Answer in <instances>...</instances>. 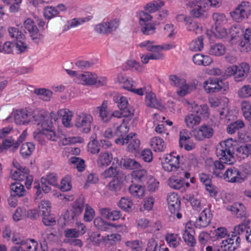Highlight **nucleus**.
<instances>
[{
  "mask_svg": "<svg viewBox=\"0 0 251 251\" xmlns=\"http://www.w3.org/2000/svg\"><path fill=\"white\" fill-rule=\"evenodd\" d=\"M193 62L197 65L206 66L212 62V58L208 55L197 53L193 57Z\"/></svg>",
  "mask_w": 251,
  "mask_h": 251,
  "instance_id": "nucleus-33",
  "label": "nucleus"
},
{
  "mask_svg": "<svg viewBox=\"0 0 251 251\" xmlns=\"http://www.w3.org/2000/svg\"><path fill=\"white\" fill-rule=\"evenodd\" d=\"M69 163L74 165L78 171L82 172L85 169V164L83 160L76 157H71L69 160Z\"/></svg>",
  "mask_w": 251,
  "mask_h": 251,
  "instance_id": "nucleus-60",
  "label": "nucleus"
},
{
  "mask_svg": "<svg viewBox=\"0 0 251 251\" xmlns=\"http://www.w3.org/2000/svg\"><path fill=\"white\" fill-rule=\"evenodd\" d=\"M226 51V47L221 43L211 45L208 50V53L216 56L223 55Z\"/></svg>",
  "mask_w": 251,
  "mask_h": 251,
  "instance_id": "nucleus-32",
  "label": "nucleus"
},
{
  "mask_svg": "<svg viewBox=\"0 0 251 251\" xmlns=\"http://www.w3.org/2000/svg\"><path fill=\"white\" fill-rule=\"evenodd\" d=\"M13 242L16 244H21L24 247L26 251H48L47 247L44 245H40V247L38 243L34 239H28L25 241L19 240H17L16 239H12Z\"/></svg>",
  "mask_w": 251,
  "mask_h": 251,
  "instance_id": "nucleus-10",
  "label": "nucleus"
},
{
  "mask_svg": "<svg viewBox=\"0 0 251 251\" xmlns=\"http://www.w3.org/2000/svg\"><path fill=\"white\" fill-rule=\"evenodd\" d=\"M11 174L13 179L23 181L25 180L26 175H28L29 170L27 168H22V170H12Z\"/></svg>",
  "mask_w": 251,
  "mask_h": 251,
  "instance_id": "nucleus-49",
  "label": "nucleus"
},
{
  "mask_svg": "<svg viewBox=\"0 0 251 251\" xmlns=\"http://www.w3.org/2000/svg\"><path fill=\"white\" fill-rule=\"evenodd\" d=\"M115 142L121 145L128 144L127 150L130 152L138 151L140 145V141L137 138V135L133 133L126 136V138L116 139Z\"/></svg>",
  "mask_w": 251,
  "mask_h": 251,
  "instance_id": "nucleus-6",
  "label": "nucleus"
},
{
  "mask_svg": "<svg viewBox=\"0 0 251 251\" xmlns=\"http://www.w3.org/2000/svg\"><path fill=\"white\" fill-rule=\"evenodd\" d=\"M164 5V2L161 0H153L145 6L144 9L148 12L153 13L158 10Z\"/></svg>",
  "mask_w": 251,
  "mask_h": 251,
  "instance_id": "nucleus-48",
  "label": "nucleus"
},
{
  "mask_svg": "<svg viewBox=\"0 0 251 251\" xmlns=\"http://www.w3.org/2000/svg\"><path fill=\"white\" fill-rule=\"evenodd\" d=\"M181 234L187 245L191 247L196 245V241L194 237L195 230L191 223H186L184 229L182 230Z\"/></svg>",
  "mask_w": 251,
  "mask_h": 251,
  "instance_id": "nucleus-12",
  "label": "nucleus"
},
{
  "mask_svg": "<svg viewBox=\"0 0 251 251\" xmlns=\"http://www.w3.org/2000/svg\"><path fill=\"white\" fill-rule=\"evenodd\" d=\"M34 93L39 99L45 101H49L52 95L51 91L45 88H36L34 90Z\"/></svg>",
  "mask_w": 251,
  "mask_h": 251,
  "instance_id": "nucleus-50",
  "label": "nucleus"
},
{
  "mask_svg": "<svg viewBox=\"0 0 251 251\" xmlns=\"http://www.w3.org/2000/svg\"><path fill=\"white\" fill-rule=\"evenodd\" d=\"M184 199L190 203L193 210L199 211L203 208L202 198L193 194H186L184 196Z\"/></svg>",
  "mask_w": 251,
  "mask_h": 251,
  "instance_id": "nucleus-19",
  "label": "nucleus"
},
{
  "mask_svg": "<svg viewBox=\"0 0 251 251\" xmlns=\"http://www.w3.org/2000/svg\"><path fill=\"white\" fill-rule=\"evenodd\" d=\"M150 145L152 150L155 152H163L166 148V145L164 140L158 137L151 138Z\"/></svg>",
  "mask_w": 251,
  "mask_h": 251,
  "instance_id": "nucleus-29",
  "label": "nucleus"
},
{
  "mask_svg": "<svg viewBox=\"0 0 251 251\" xmlns=\"http://www.w3.org/2000/svg\"><path fill=\"white\" fill-rule=\"evenodd\" d=\"M165 240L169 246L173 248H177L181 241V238L178 234L172 233L166 234Z\"/></svg>",
  "mask_w": 251,
  "mask_h": 251,
  "instance_id": "nucleus-36",
  "label": "nucleus"
},
{
  "mask_svg": "<svg viewBox=\"0 0 251 251\" xmlns=\"http://www.w3.org/2000/svg\"><path fill=\"white\" fill-rule=\"evenodd\" d=\"M178 18L184 19L185 21V25L187 30L194 32L196 34H201L202 31V27L201 24L196 21L192 19L190 17H185L181 15Z\"/></svg>",
  "mask_w": 251,
  "mask_h": 251,
  "instance_id": "nucleus-21",
  "label": "nucleus"
},
{
  "mask_svg": "<svg viewBox=\"0 0 251 251\" xmlns=\"http://www.w3.org/2000/svg\"><path fill=\"white\" fill-rule=\"evenodd\" d=\"M126 245L132 251H142L143 244L141 241L139 240L126 241L125 243Z\"/></svg>",
  "mask_w": 251,
  "mask_h": 251,
  "instance_id": "nucleus-62",
  "label": "nucleus"
},
{
  "mask_svg": "<svg viewBox=\"0 0 251 251\" xmlns=\"http://www.w3.org/2000/svg\"><path fill=\"white\" fill-rule=\"evenodd\" d=\"M130 194L136 198H142L145 195L146 189L144 186L136 183H132L128 188Z\"/></svg>",
  "mask_w": 251,
  "mask_h": 251,
  "instance_id": "nucleus-31",
  "label": "nucleus"
},
{
  "mask_svg": "<svg viewBox=\"0 0 251 251\" xmlns=\"http://www.w3.org/2000/svg\"><path fill=\"white\" fill-rule=\"evenodd\" d=\"M24 25L25 29L28 31L33 41L37 42V40L43 39V35L39 32L37 26L32 19H27L25 21Z\"/></svg>",
  "mask_w": 251,
  "mask_h": 251,
  "instance_id": "nucleus-11",
  "label": "nucleus"
},
{
  "mask_svg": "<svg viewBox=\"0 0 251 251\" xmlns=\"http://www.w3.org/2000/svg\"><path fill=\"white\" fill-rule=\"evenodd\" d=\"M213 36L217 39H223L227 35L226 28L224 26H215L211 31Z\"/></svg>",
  "mask_w": 251,
  "mask_h": 251,
  "instance_id": "nucleus-59",
  "label": "nucleus"
},
{
  "mask_svg": "<svg viewBox=\"0 0 251 251\" xmlns=\"http://www.w3.org/2000/svg\"><path fill=\"white\" fill-rule=\"evenodd\" d=\"M145 102L147 106L152 108H159L161 106L160 100L157 99L155 94L151 92L146 94Z\"/></svg>",
  "mask_w": 251,
  "mask_h": 251,
  "instance_id": "nucleus-37",
  "label": "nucleus"
},
{
  "mask_svg": "<svg viewBox=\"0 0 251 251\" xmlns=\"http://www.w3.org/2000/svg\"><path fill=\"white\" fill-rule=\"evenodd\" d=\"M94 225L97 228L102 231H108L110 230L111 227H115L118 231H125L126 229L125 225H117L115 224L110 223L103 221L100 217H97L94 219Z\"/></svg>",
  "mask_w": 251,
  "mask_h": 251,
  "instance_id": "nucleus-14",
  "label": "nucleus"
},
{
  "mask_svg": "<svg viewBox=\"0 0 251 251\" xmlns=\"http://www.w3.org/2000/svg\"><path fill=\"white\" fill-rule=\"evenodd\" d=\"M113 100L117 104V106L121 111L126 110L127 112L128 102L127 98L121 94H117L113 96Z\"/></svg>",
  "mask_w": 251,
  "mask_h": 251,
  "instance_id": "nucleus-39",
  "label": "nucleus"
},
{
  "mask_svg": "<svg viewBox=\"0 0 251 251\" xmlns=\"http://www.w3.org/2000/svg\"><path fill=\"white\" fill-rule=\"evenodd\" d=\"M240 237L237 235H232L231 237L224 240L221 243V248L223 251H234L240 244Z\"/></svg>",
  "mask_w": 251,
  "mask_h": 251,
  "instance_id": "nucleus-13",
  "label": "nucleus"
},
{
  "mask_svg": "<svg viewBox=\"0 0 251 251\" xmlns=\"http://www.w3.org/2000/svg\"><path fill=\"white\" fill-rule=\"evenodd\" d=\"M59 14V12L55 7L47 6L44 9V17L48 19H50Z\"/></svg>",
  "mask_w": 251,
  "mask_h": 251,
  "instance_id": "nucleus-61",
  "label": "nucleus"
},
{
  "mask_svg": "<svg viewBox=\"0 0 251 251\" xmlns=\"http://www.w3.org/2000/svg\"><path fill=\"white\" fill-rule=\"evenodd\" d=\"M97 108L99 110L100 116L101 117V120L104 122H107L110 120L112 119V116L110 113L108 112L107 109V102L106 100H104L101 105L99 106Z\"/></svg>",
  "mask_w": 251,
  "mask_h": 251,
  "instance_id": "nucleus-44",
  "label": "nucleus"
},
{
  "mask_svg": "<svg viewBox=\"0 0 251 251\" xmlns=\"http://www.w3.org/2000/svg\"><path fill=\"white\" fill-rule=\"evenodd\" d=\"M115 161L116 162V164H118L119 162L118 158H114V162L112 165L108 168L105 169L101 173V175L103 178H107L114 177L116 178L117 177H118V176L120 173V169L116 165H115Z\"/></svg>",
  "mask_w": 251,
  "mask_h": 251,
  "instance_id": "nucleus-27",
  "label": "nucleus"
},
{
  "mask_svg": "<svg viewBox=\"0 0 251 251\" xmlns=\"http://www.w3.org/2000/svg\"><path fill=\"white\" fill-rule=\"evenodd\" d=\"M146 181L149 192H154L158 189L159 182L151 176H149Z\"/></svg>",
  "mask_w": 251,
  "mask_h": 251,
  "instance_id": "nucleus-63",
  "label": "nucleus"
},
{
  "mask_svg": "<svg viewBox=\"0 0 251 251\" xmlns=\"http://www.w3.org/2000/svg\"><path fill=\"white\" fill-rule=\"evenodd\" d=\"M203 36H200L193 40L189 44V49L194 51H201L204 47Z\"/></svg>",
  "mask_w": 251,
  "mask_h": 251,
  "instance_id": "nucleus-42",
  "label": "nucleus"
},
{
  "mask_svg": "<svg viewBox=\"0 0 251 251\" xmlns=\"http://www.w3.org/2000/svg\"><path fill=\"white\" fill-rule=\"evenodd\" d=\"M238 97L241 99H247L251 97V85H244L240 88L237 92Z\"/></svg>",
  "mask_w": 251,
  "mask_h": 251,
  "instance_id": "nucleus-55",
  "label": "nucleus"
},
{
  "mask_svg": "<svg viewBox=\"0 0 251 251\" xmlns=\"http://www.w3.org/2000/svg\"><path fill=\"white\" fill-rule=\"evenodd\" d=\"M131 176L135 180L140 182H144L146 181L148 177L147 171L144 169H140L133 171Z\"/></svg>",
  "mask_w": 251,
  "mask_h": 251,
  "instance_id": "nucleus-54",
  "label": "nucleus"
},
{
  "mask_svg": "<svg viewBox=\"0 0 251 251\" xmlns=\"http://www.w3.org/2000/svg\"><path fill=\"white\" fill-rule=\"evenodd\" d=\"M168 205L169 210L175 214L180 209V201L178 196L175 193L168 195L167 197Z\"/></svg>",
  "mask_w": 251,
  "mask_h": 251,
  "instance_id": "nucleus-23",
  "label": "nucleus"
},
{
  "mask_svg": "<svg viewBox=\"0 0 251 251\" xmlns=\"http://www.w3.org/2000/svg\"><path fill=\"white\" fill-rule=\"evenodd\" d=\"M234 144L231 139L221 142L216 150L219 159L214 160L211 158H208L205 160V168L216 177L222 178L226 165L233 163Z\"/></svg>",
  "mask_w": 251,
  "mask_h": 251,
  "instance_id": "nucleus-1",
  "label": "nucleus"
},
{
  "mask_svg": "<svg viewBox=\"0 0 251 251\" xmlns=\"http://www.w3.org/2000/svg\"><path fill=\"white\" fill-rule=\"evenodd\" d=\"M92 18L91 16L83 18H75L67 21V24L63 27V31H67L70 28L78 26L88 22Z\"/></svg>",
  "mask_w": 251,
  "mask_h": 251,
  "instance_id": "nucleus-28",
  "label": "nucleus"
},
{
  "mask_svg": "<svg viewBox=\"0 0 251 251\" xmlns=\"http://www.w3.org/2000/svg\"><path fill=\"white\" fill-rule=\"evenodd\" d=\"M121 163L124 167L129 170L136 169L141 167L140 164L138 162L134 159L128 157L122 158Z\"/></svg>",
  "mask_w": 251,
  "mask_h": 251,
  "instance_id": "nucleus-41",
  "label": "nucleus"
},
{
  "mask_svg": "<svg viewBox=\"0 0 251 251\" xmlns=\"http://www.w3.org/2000/svg\"><path fill=\"white\" fill-rule=\"evenodd\" d=\"M113 159V155L110 152H101L96 159L97 166L99 168L103 169L111 164Z\"/></svg>",
  "mask_w": 251,
  "mask_h": 251,
  "instance_id": "nucleus-20",
  "label": "nucleus"
},
{
  "mask_svg": "<svg viewBox=\"0 0 251 251\" xmlns=\"http://www.w3.org/2000/svg\"><path fill=\"white\" fill-rule=\"evenodd\" d=\"M201 117L199 115L193 112L188 114L184 118L186 126L189 128H193L195 126L199 125L201 123Z\"/></svg>",
  "mask_w": 251,
  "mask_h": 251,
  "instance_id": "nucleus-30",
  "label": "nucleus"
},
{
  "mask_svg": "<svg viewBox=\"0 0 251 251\" xmlns=\"http://www.w3.org/2000/svg\"><path fill=\"white\" fill-rule=\"evenodd\" d=\"M121 239V236L118 233H112L111 234H108L106 236H102V243L106 246L108 244L113 245L116 243L120 241Z\"/></svg>",
  "mask_w": 251,
  "mask_h": 251,
  "instance_id": "nucleus-47",
  "label": "nucleus"
},
{
  "mask_svg": "<svg viewBox=\"0 0 251 251\" xmlns=\"http://www.w3.org/2000/svg\"><path fill=\"white\" fill-rule=\"evenodd\" d=\"M10 189L11 195L14 197H22L26 192L24 186L19 182L11 184Z\"/></svg>",
  "mask_w": 251,
  "mask_h": 251,
  "instance_id": "nucleus-38",
  "label": "nucleus"
},
{
  "mask_svg": "<svg viewBox=\"0 0 251 251\" xmlns=\"http://www.w3.org/2000/svg\"><path fill=\"white\" fill-rule=\"evenodd\" d=\"M51 204L49 201L43 200L38 205V209L41 216H47L50 213Z\"/></svg>",
  "mask_w": 251,
  "mask_h": 251,
  "instance_id": "nucleus-53",
  "label": "nucleus"
},
{
  "mask_svg": "<svg viewBox=\"0 0 251 251\" xmlns=\"http://www.w3.org/2000/svg\"><path fill=\"white\" fill-rule=\"evenodd\" d=\"M222 0H200L196 3L193 2L187 3L191 7L194 6L191 14L196 18H199L206 11L210 6L219 7L221 5Z\"/></svg>",
  "mask_w": 251,
  "mask_h": 251,
  "instance_id": "nucleus-2",
  "label": "nucleus"
},
{
  "mask_svg": "<svg viewBox=\"0 0 251 251\" xmlns=\"http://www.w3.org/2000/svg\"><path fill=\"white\" fill-rule=\"evenodd\" d=\"M250 67L247 62H242L237 65L236 75L234 77V80L236 82H239L244 80L247 76L249 72Z\"/></svg>",
  "mask_w": 251,
  "mask_h": 251,
  "instance_id": "nucleus-25",
  "label": "nucleus"
},
{
  "mask_svg": "<svg viewBox=\"0 0 251 251\" xmlns=\"http://www.w3.org/2000/svg\"><path fill=\"white\" fill-rule=\"evenodd\" d=\"M35 145L31 142L23 144L20 149V154L23 158L29 157L34 151Z\"/></svg>",
  "mask_w": 251,
  "mask_h": 251,
  "instance_id": "nucleus-43",
  "label": "nucleus"
},
{
  "mask_svg": "<svg viewBox=\"0 0 251 251\" xmlns=\"http://www.w3.org/2000/svg\"><path fill=\"white\" fill-rule=\"evenodd\" d=\"M93 120V117L90 114L81 113L76 116L75 125L77 128H80L82 132L87 133L91 130Z\"/></svg>",
  "mask_w": 251,
  "mask_h": 251,
  "instance_id": "nucleus-5",
  "label": "nucleus"
},
{
  "mask_svg": "<svg viewBox=\"0 0 251 251\" xmlns=\"http://www.w3.org/2000/svg\"><path fill=\"white\" fill-rule=\"evenodd\" d=\"M214 133V130L209 125H203L193 131L194 137L199 141H202L205 138H211Z\"/></svg>",
  "mask_w": 251,
  "mask_h": 251,
  "instance_id": "nucleus-15",
  "label": "nucleus"
},
{
  "mask_svg": "<svg viewBox=\"0 0 251 251\" xmlns=\"http://www.w3.org/2000/svg\"><path fill=\"white\" fill-rule=\"evenodd\" d=\"M236 151L243 158H246L251 154V145L250 144H244L236 149Z\"/></svg>",
  "mask_w": 251,
  "mask_h": 251,
  "instance_id": "nucleus-56",
  "label": "nucleus"
},
{
  "mask_svg": "<svg viewBox=\"0 0 251 251\" xmlns=\"http://www.w3.org/2000/svg\"><path fill=\"white\" fill-rule=\"evenodd\" d=\"M48 113L45 110L38 109L32 111V120L35 122L38 126L42 128L51 127L52 122L49 120Z\"/></svg>",
  "mask_w": 251,
  "mask_h": 251,
  "instance_id": "nucleus-7",
  "label": "nucleus"
},
{
  "mask_svg": "<svg viewBox=\"0 0 251 251\" xmlns=\"http://www.w3.org/2000/svg\"><path fill=\"white\" fill-rule=\"evenodd\" d=\"M161 246L153 238L148 240L145 251H161Z\"/></svg>",
  "mask_w": 251,
  "mask_h": 251,
  "instance_id": "nucleus-64",
  "label": "nucleus"
},
{
  "mask_svg": "<svg viewBox=\"0 0 251 251\" xmlns=\"http://www.w3.org/2000/svg\"><path fill=\"white\" fill-rule=\"evenodd\" d=\"M251 13V5L247 1H242L230 13L231 18L237 22L248 18Z\"/></svg>",
  "mask_w": 251,
  "mask_h": 251,
  "instance_id": "nucleus-3",
  "label": "nucleus"
},
{
  "mask_svg": "<svg viewBox=\"0 0 251 251\" xmlns=\"http://www.w3.org/2000/svg\"><path fill=\"white\" fill-rule=\"evenodd\" d=\"M51 127H51L42 128V132L38 134L36 136H35V138L37 139L38 136L44 135L49 140L52 141H56L58 138V135L56 134L55 131L51 129Z\"/></svg>",
  "mask_w": 251,
  "mask_h": 251,
  "instance_id": "nucleus-40",
  "label": "nucleus"
},
{
  "mask_svg": "<svg viewBox=\"0 0 251 251\" xmlns=\"http://www.w3.org/2000/svg\"><path fill=\"white\" fill-rule=\"evenodd\" d=\"M14 120L18 125H26L32 122V111L27 108L17 110L14 113Z\"/></svg>",
  "mask_w": 251,
  "mask_h": 251,
  "instance_id": "nucleus-9",
  "label": "nucleus"
},
{
  "mask_svg": "<svg viewBox=\"0 0 251 251\" xmlns=\"http://www.w3.org/2000/svg\"><path fill=\"white\" fill-rule=\"evenodd\" d=\"M98 76L95 74L89 72H86L83 74H80L77 76L76 82L83 85H94L97 83Z\"/></svg>",
  "mask_w": 251,
  "mask_h": 251,
  "instance_id": "nucleus-26",
  "label": "nucleus"
},
{
  "mask_svg": "<svg viewBox=\"0 0 251 251\" xmlns=\"http://www.w3.org/2000/svg\"><path fill=\"white\" fill-rule=\"evenodd\" d=\"M223 82L217 78H209L204 81L203 87L207 93L218 92L222 88Z\"/></svg>",
  "mask_w": 251,
  "mask_h": 251,
  "instance_id": "nucleus-22",
  "label": "nucleus"
},
{
  "mask_svg": "<svg viewBox=\"0 0 251 251\" xmlns=\"http://www.w3.org/2000/svg\"><path fill=\"white\" fill-rule=\"evenodd\" d=\"M222 177L226 181L230 183H241L245 180V179L241 176L239 170L234 167L227 168Z\"/></svg>",
  "mask_w": 251,
  "mask_h": 251,
  "instance_id": "nucleus-8",
  "label": "nucleus"
},
{
  "mask_svg": "<svg viewBox=\"0 0 251 251\" xmlns=\"http://www.w3.org/2000/svg\"><path fill=\"white\" fill-rule=\"evenodd\" d=\"M179 164V155L174 152L164 155L162 161L163 169L168 172L178 171Z\"/></svg>",
  "mask_w": 251,
  "mask_h": 251,
  "instance_id": "nucleus-4",
  "label": "nucleus"
},
{
  "mask_svg": "<svg viewBox=\"0 0 251 251\" xmlns=\"http://www.w3.org/2000/svg\"><path fill=\"white\" fill-rule=\"evenodd\" d=\"M177 88L176 93L181 97L190 93L195 89L192 85L187 83L185 79Z\"/></svg>",
  "mask_w": 251,
  "mask_h": 251,
  "instance_id": "nucleus-35",
  "label": "nucleus"
},
{
  "mask_svg": "<svg viewBox=\"0 0 251 251\" xmlns=\"http://www.w3.org/2000/svg\"><path fill=\"white\" fill-rule=\"evenodd\" d=\"M243 116L247 120H251V104L249 101L244 100L241 103Z\"/></svg>",
  "mask_w": 251,
  "mask_h": 251,
  "instance_id": "nucleus-58",
  "label": "nucleus"
},
{
  "mask_svg": "<svg viewBox=\"0 0 251 251\" xmlns=\"http://www.w3.org/2000/svg\"><path fill=\"white\" fill-rule=\"evenodd\" d=\"M57 176L54 174H50L46 177H42L41 179L42 190L45 193H49L50 188L48 184L56 186L57 185Z\"/></svg>",
  "mask_w": 251,
  "mask_h": 251,
  "instance_id": "nucleus-24",
  "label": "nucleus"
},
{
  "mask_svg": "<svg viewBox=\"0 0 251 251\" xmlns=\"http://www.w3.org/2000/svg\"><path fill=\"white\" fill-rule=\"evenodd\" d=\"M212 218V214L208 208H204L201 213L196 221V225L199 228L205 227L210 223Z\"/></svg>",
  "mask_w": 251,
  "mask_h": 251,
  "instance_id": "nucleus-18",
  "label": "nucleus"
},
{
  "mask_svg": "<svg viewBox=\"0 0 251 251\" xmlns=\"http://www.w3.org/2000/svg\"><path fill=\"white\" fill-rule=\"evenodd\" d=\"M188 110L197 115H202L207 117L209 115L208 107L206 104L198 105L195 101H186Z\"/></svg>",
  "mask_w": 251,
  "mask_h": 251,
  "instance_id": "nucleus-16",
  "label": "nucleus"
},
{
  "mask_svg": "<svg viewBox=\"0 0 251 251\" xmlns=\"http://www.w3.org/2000/svg\"><path fill=\"white\" fill-rule=\"evenodd\" d=\"M58 114L62 117V123L67 127L71 125V121L73 117V113L68 109H61L58 111Z\"/></svg>",
  "mask_w": 251,
  "mask_h": 251,
  "instance_id": "nucleus-34",
  "label": "nucleus"
},
{
  "mask_svg": "<svg viewBox=\"0 0 251 251\" xmlns=\"http://www.w3.org/2000/svg\"><path fill=\"white\" fill-rule=\"evenodd\" d=\"M168 184L172 188L179 189L183 186L184 182L182 176H174L169 179Z\"/></svg>",
  "mask_w": 251,
  "mask_h": 251,
  "instance_id": "nucleus-45",
  "label": "nucleus"
},
{
  "mask_svg": "<svg viewBox=\"0 0 251 251\" xmlns=\"http://www.w3.org/2000/svg\"><path fill=\"white\" fill-rule=\"evenodd\" d=\"M243 38L239 46L241 52H247L251 51V28H247L243 31Z\"/></svg>",
  "mask_w": 251,
  "mask_h": 251,
  "instance_id": "nucleus-17",
  "label": "nucleus"
},
{
  "mask_svg": "<svg viewBox=\"0 0 251 251\" xmlns=\"http://www.w3.org/2000/svg\"><path fill=\"white\" fill-rule=\"evenodd\" d=\"M84 200L82 198L77 199L73 204L72 211L74 216L72 219H74L75 216L79 215L82 213L84 209Z\"/></svg>",
  "mask_w": 251,
  "mask_h": 251,
  "instance_id": "nucleus-52",
  "label": "nucleus"
},
{
  "mask_svg": "<svg viewBox=\"0 0 251 251\" xmlns=\"http://www.w3.org/2000/svg\"><path fill=\"white\" fill-rule=\"evenodd\" d=\"M229 100L225 97H212L209 99V102L210 106L213 107H216L219 106L226 107L228 105Z\"/></svg>",
  "mask_w": 251,
  "mask_h": 251,
  "instance_id": "nucleus-46",
  "label": "nucleus"
},
{
  "mask_svg": "<svg viewBox=\"0 0 251 251\" xmlns=\"http://www.w3.org/2000/svg\"><path fill=\"white\" fill-rule=\"evenodd\" d=\"M141 61L144 64H147L150 60H159L163 58L162 53H159L156 52H151L147 54H140Z\"/></svg>",
  "mask_w": 251,
  "mask_h": 251,
  "instance_id": "nucleus-51",
  "label": "nucleus"
},
{
  "mask_svg": "<svg viewBox=\"0 0 251 251\" xmlns=\"http://www.w3.org/2000/svg\"><path fill=\"white\" fill-rule=\"evenodd\" d=\"M213 20L215 26H224L227 23V19L225 14L220 13H215L213 14Z\"/></svg>",
  "mask_w": 251,
  "mask_h": 251,
  "instance_id": "nucleus-57",
  "label": "nucleus"
}]
</instances>
